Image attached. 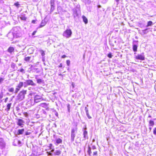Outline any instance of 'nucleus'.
<instances>
[{
	"label": "nucleus",
	"mask_w": 156,
	"mask_h": 156,
	"mask_svg": "<svg viewBox=\"0 0 156 156\" xmlns=\"http://www.w3.org/2000/svg\"><path fill=\"white\" fill-rule=\"evenodd\" d=\"M16 29V28H15L14 29V30H15V29Z\"/></svg>",
	"instance_id": "obj_59"
},
{
	"label": "nucleus",
	"mask_w": 156,
	"mask_h": 156,
	"mask_svg": "<svg viewBox=\"0 0 156 156\" xmlns=\"http://www.w3.org/2000/svg\"><path fill=\"white\" fill-rule=\"evenodd\" d=\"M21 19L23 20H25L26 19V18L24 16H21L20 17Z\"/></svg>",
	"instance_id": "obj_29"
},
{
	"label": "nucleus",
	"mask_w": 156,
	"mask_h": 156,
	"mask_svg": "<svg viewBox=\"0 0 156 156\" xmlns=\"http://www.w3.org/2000/svg\"><path fill=\"white\" fill-rule=\"evenodd\" d=\"M27 93L26 90H23L20 91L17 97V99L20 101L23 100L25 97V95Z\"/></svg>",
	"instance_id": "obj_1"
},
{
	"label": "nucleus",
	"mask_w": 156,
	"mask_h": 156,
	"mask_svg": "<svg viewBox=\"0 0 156 156\" xmlns=\"http://www.w3.org/2000/svg\"><path fill=\"white\" fill-rule=\"evenodd\" d=\"M36 21L35 20H32V23H34V24L35 23Z\"/></svg>",
	"instance_id": "obj_47"
},
{
	"label": "nucleus",
	"mask_w": 156,
	"mask_h": 156,
	"mask_svg": "<svg viewBox=\"0 0 156 156\" xmlns=\"http://www.w3.org/2000/svg\"><path fill=\"white\" fill-rule=\"evenodd\" d=\"M87 129V128L86 127H85V128H83V140H86V139H87L88 138V133H87V131L86 130H85V129Z\"/></svg>",
	"instance_id": "obj_6"
},
{
	"label": "nucleus",
	"mask_w": 156,
	"mask_h": 156,
	"mask_svg": "<svg viewBox=\"0 0 156 156\" xmlns=\"http://www.w3.org/2000/svg\"><path fill=\"white\" fill-rule=\"evenodd\" d=\"M4 80L2 78H0V83L2 82Z\"/></svg>",
	"instance_id": "obj_42"
},
{
	"label": "nucleus",
	"mask_w": 156,
	"mask_h": 156,
	"mask_svg": "<svg viewBox=\"0 0 156 156\" xmlns=\"http://www.w3.org/2000/svg\"><path fill=\"white\" fill-rule=\"evenodd\" d=\"M61 153V151L60 150H57L55 152L54 154L55 155H59Z\"/></svg>",
	"instance_id": "obj_17"
},
{
	"label": "nucleus",
	"mask_w": 156,
	"mask_h": 156,
	"mask_svg": "<svg viewBox=\"0 0 156 156\" xmlns=\"http://www.w3.org/2000/svg\"><path fill=\"white\" fill-rule=\"evenodd\" d=\"M36 32H37L36 31H34L32 34V35H34L36 33Z\"/></svg>",
	"instance_id": "obj_44"
},
{
	"label": "nucleus",
	"mask_w": 156,
	"mask_h": 156,
	"mask_svg": "<svg viewBox=\"0 0 156 156\" xmlns=\"http://www.w3.org/2000/svg\"><path fill=\"white\" fill-rule=\"evenodd\" d=\"M77 129L76 127L73 128L72 129L71 131V141L72 142L74 141V138L76 136V134L77 133Z\"/></svg>",
	"instance_id": "obj_2"
},
{
	"label": "nucleus",
	"mask_w": 156,
	"mask_h": 156,
	"mask_svg": "<svg viewBox=\"0 0 156 156\" xmlns=\"http://www.w3.org/2000/svg\"><path fill=\"white\" fill-rule=\"evenodd\" d=\"M41 99V97L37 95H36L34 97V101L36 103H37L40 101Z\"/></svg>",
	"instance_id": "obj_8"
},
{
	"label": "nucleus",
	"mask_w": 156,
	"mask_h": 156,
	"mask_svg": "<svg viewBox=\"0 0 156 156\" xmlns=\"http://www.w3.org/2000/svg\"><path fill=\"white\" fill-rule=\"evenodd\" d=\"M24 123V121L22 119H19L18 120L17 125L19 126H21Z\"/></svg>",
	"instance_id": "obj_11"
},
{
	"label": "nucleus",
	"mask_w": 156,
	"mask_h": 156,
	"mask_svg": "<svg viewBox=\"0 0 156 156\" xmlns=\"http://www.w3.org/2000/svg\"><path fill=\"white\" fill-rule=\"evenodd\" d=\"M54 151V150H51V152H53Z\"/></svg>",
	"instance_id": "obj_57"
},
{
	"label": "nucleus",
	"mask_w": 156,
	"mask_h": 156,
	"mask_svg": "<svg viewBox=\"0 0 156 156\" xmlns=\"http://www.w3.org/2000/svg\"><path fill=\"white\" fill-rule=\"evenodd\" d=\"M36 79L37 80V83H41L43 81V80L41 79H37L36 78Z\"/></svg>",
	"instance_id": "obj_22"
},
{
	"label": "nucleus",
	"mask_w": 156,
	"mask_h": 156,
	"mask_svg": "<svg viewBox=\"0 0 156 156\" xmlns=\"http://www.w3.org/2000/svg\"><path fill=\"white\" fill-rule=\"evenodd\" d=\"M148 29H146L144 30H142L143 33L144 34H146L148 32V31L147 30Z\"/></svg>",
	"instance_id": "obj_26"
},
{
	"label": "nucleus",
	"mask_w": 156,
	"mask_h": 156,
	"mask_svg": "<svg viewBox=\"0 0 156 156\" xmlns=\"http://www.w3.org/2000/svg\"><path fill=\"white\" fill-rule=\"evenodd\" d=\"M7 37L10 40L12 41L14 37V33H9L7 34Z\"/></svg>",
	"instance_id": "obj_9"
},
{
	"label": "nucleus",
	"mask_w": 156,
	"mask_h": 156,
	"mask_svg": "<svg viewBox=\"0 0 156 156\" xmlns=\"http://www.w3.org/2000/svg\"><path fill=\"white\" fill-rule=\"evenodd\" d=\"M96 147L94 146H93L91 148V149L94 150L95 149H96Z\"/></svg>",
	"instance_id": "obj_37"
},
{
	"label": "nucleus",
	"mask_w": 156,
	"mask_h": 156,
	"mask_svg": "<svg viewBox=\"0 0 156 156\" xmlns=\"http://www.w3.org/2000/svg\"><path fill=\"white\" fill-rule=\"evenodd\" d=\"M51 12H53L54 9V5H51Z\"/></svg>",
	"instance_id": "obj_31"
},
{
	"label": "nucleus",
	"mask_w": 156,
	"mask_h": 156,
	"mask_svg": "<svg viewBox=\"0 0 156 156\" xmlns=\"http://www.w3.org/2000/svg\"><path fill=\"white\" fill-rule=\"evenodd\" d=\"M68 111H69V108H68Z\"/></svg>",
	"instance_id": "obj_60"
},
{
	"label": "nucleus",
	"mask_w": 156,
	"mask_h": 156,
	"mask_svg": "<svg viewBox=\"0 0 156 156\" xmlns=\"http://www.w3.org/2000/svg\"><path fill=\"white\" fill-rule=\"evenodd\" d=\"M98 154V152L97 151H94L93 154V156L97 155Z\"/></svg>",
	"instance_id": "obj_33"
},
{
	"label": "nucleus",
	"mask_w": 156,
	"mask_h": 156,
	"mask_svg": "<svg viewBox=\"0 0 156 156\" xmlns=\"http://www.w3.org/2000/svg\"><path fill=\"white\" fill-rule=\"evenodd\" d=\"M154 121L151 120H150L149 122V125L150 126H153L154 125Z\"/></svg>",
	"instance_id": "obj_20"
},
{
	"label": "nucleus",
	"mask_w": 156,
	"mask_h": 156,
	"mask_svg": "<svg viewBox=\"0 0 156 156\" xmlns=\"http://www.w3.org/2000/svg\"><path fill=\"white\" fill-rule=\"evenodd\" d=\"M8 98H6L5 99V102H6L8 100Z\"/></svg>",
	"instance_id": "obj_51"
},
{
	"label": "nucleus",
	"mask_w": 156,
	"mask_h": 156,
	"mask_svg": "<svg viewBox=\"0 0 156 156\" xmlns=\"http://www.w3.org/2000/svg\"><path fill=\"white\" fill-rule=\"evenodd\" d=\"M149 129H150V130H151V127H150L149 128Z\"/></svg>",
	"instance_id": "obj_58"
},
{
	"label": "nucleus",
	"mask_w": 156,
	"mask_h": 156,
	"mask_svg": "<svg viewBox=\"0 0 156 156\" xmlns=\"http://www.w3.org/2000/svg\"><path fill=\"white\" fill-rule=\"evenodd\" d=\"M66 57V56L65 55H62V58H64Z\"/></svg>",
	"instance_id": "obj_46"
},
{
	"label": "nucleus",
	"mask_w": 156,
	"mask_h": 156,
	"mask_svg": "<svg viewBox=\"0 0 156 156\" xmlns=\"http://www.w3.org/2000/svg\"><path fill=\"white\" fill-rule=\"evenodd\" d=\"M55 115L57 116H58V113L56 112H55Z\"/></svg>",
	"instance_id": "obj_48"
},
{
	"label": "nucleus",
	"mask_w": 156,
	"mask_h": 156,
	"mask_svg": "<svg viewBox=\"0 0 156 156\" xmlns=\"http://www.w3.org/2000/svg\"><path fill=\"white\" fill-rule=\"evenodd\" d=\"M70 61L69 60H68L66 61V63L68 66H69L70 64Z\"/></svg>",
	"instance_id": "obj_30"
},
{
	"label": "nucleus",
	"mask_w": 156,
	"mask_h": 156,
	"mask_svg": "<svg viewBox=\"0 0 156 156\" xmlns=\"http://www.w3.org/2000/svg\"><path fill=\"white\" fill-rule=\"evenodd\" d=\"M86 115L89 119H90L91 118V116L89 115V113Z\"/></svg>",
	"instance_id": "obj_41"
},
{
	"label": "nucleus",
	"mask_w": 156,
	"mask_h": 156,
	"mask_svg": "<svg viewBox=\"0 0 156 156\" xmlns=\"http://www.w3.org/2000/svg\"><path fill=\"white\" fill-rule=\"evenodd\" d=\"M52 146V144H49V147H51Z\"/></svg>",
	"instance_id": "obj_55"
},
{
	"label": "nucleus",
	"mask_w": 156,
	"mask_h": 156,
	"mask_svg": "<svg viewBox=\"0 0 156 156\" xmlns=\"http://www.w3.org/2000/svg\"><path fill=\"white\" fill-rule=\"evenodd\" d=\"M20 71L22 73H25V71L24 70V69H23V68H22L20 70Z\"/></svg>",
	"instance_id": "obj_36"
},
{
	"label": "nucleus",
	"mask_w": 156,
	"mask_h": 156,
	"mask_svg": "<svg viewBox=\"0 0 156 156\" xmlns=\"http://www.w3.org/2000/svg\"><path fill=\"white\" fill-rule=\"evenodd\" d=\"M72 34V31L70 29H67L63 33V36L66 38L70 37Z\"/></svg>",
	"instance_id": "obj_3"
},
{
	"label": "nucleus",
	"mask_w": 156,
	"mask_h": 156,
	"mask_svg": "<svg viewBox=\"0 0 156 156\" xmlns=\"http://www.w3.org/2000/svg\"><path fill=\"white\" fill-rule=\"evenodd\" d=\"M23 84L24 83L22 82L19 83L16 89L15 93H17L19 90L23 86Z\"/></svg>",
	"instance_id": "obj_7"
},
{
	"label": "nucleus",
	"mask_w": 156,
	"mask_h": 156,
	"mask_svg": "<svg viewBox=\"0 0 156 156\" xmlns=\"http://www.w3.org/2000/svg\"><path fill=\"white\" fill-rule=\"evenodd\" d=\"M30 133H31L30 132H29V131H27L26 133V135H29L30 134Z\"/></svg>",
	"instance_id": "obj_39"
},
{
	"label": "nucleus",
	"mask_w": 156,
	"mask_h": 156,
	"mask_svg": "<svg viewBox=\"0 0 156 156\" xmlns=\"http://www.w3.org/2000/svg\"><path fill=\"white\" fill-rule=\"evenodd\" d=\"M14 48L13 47H10L8 49L7 51L9 53L11 54L14 51Z\"/></svg>",
	"instance_id": "obj_13"
},
{
	"label": "nucleus",
	"mask_w": 156,
	"mask_h": 156,
	"mask_svg": "<svg viewBox=\"0 0 156 156\" xmlns=\"http://www.w3.org/2000/svg\"><path fill=\"white\" fill-rule=\"evenodd\" d=\"M14 37H15L16 38L19 37L21 36V34L20 33L14 32Z\"/></svg>",
	"instance_id": "obj_18"
},
{
	"label": "nucleus",
	"mask_w": 156,
	"mask_h": 156,
	"mask_svg": "<svg viewBox=\"0 0 156 156\" xmlns=\"http://www.w3.org/2000/svg\"><path fill=\"white\" fill-rule=\"evenodd\" d=\"M62 67V63H60L59 65L58 66L59 67Z\"/></svg>",
	"instance_id": "obj_45"
},
{
	"label": "nucleus",
	"mask_w": 156,
	"mask_h": 156,
	"mask_svg": "<svg viewBox=\"0 0 156 156\" xmlns=\"http://www.w3.org/2000/svg\"><path fill=\"white\" fill-rule=\"evenodd\" d=\"M108 56L110 58H111L112 57V55L111 53H109L108 55Z\"/></svg>",
	"instance_id": "obj_35"
},
{
	"label": "nucleus",
	"mask_w": 156,
	"mask_h": 156,
	"mask_svg": "<svg viewBox=\"0 0 156 156\" xmlns=\"http://www.w3.org/2000/svg\"><path fill=\"white\" fill-rule=\"evenodd\" d=\"M55 2V0H51V2H50L51 5H52V6L54 5H55V3H54Z\"/></svg>",
	"instance_id": "obj_27"
},
{
	"label": "nucleus",
	"mask_w": 156,
	"mask_h": 156,
	"mask_svg": "<svg viewBox=\"0 0 156 156\" xmlns=\"http://www.w3.org/2000/svg\"><path fill=\"white\" fill-rule=\"evenodd\" d=\"M5 144L3 139L2 138H0V147L3 148L5 147Z\"/></svg>",
	"instance_id": "obj_10"
},
{
	"label": "nucleus",
	"mask_w": 156,
	"mask_h": 156,
	"mask_svg": "<svg viewBox=\"0 0 156 156\" xmlns=\"http://www.w3.org/2000/svg\"><path fill=\"white\" fill-rule=\"evenodd\" d=\"M10 108H7L6 109H5V110L7 112L9 111Z\"/></svg>",
	"instance_id": "obj_49"
},
{
	"label": "nucleus",
	"mask_w": 156,
	"mask_h": 156,
	"mask_svg": "<svg viewBox=\"0 0 156 156\" xmlns=\"http://www.w3.org/2000/svg\"><path fill=\"white\" fill-rule=\"evenodd\" d=\"M40 51L41 52V55L42 57L44 56L45 54L44 51L42 50H40Z\"/></svg>",
	"instance_id": "obj_24"
},
{
	"label": "nucleus",
	"mask_w": 156,
	"mask_h": 156,
	"mask_svg": "<svg viewBox=\"0 0 156 156\" xmlns=\"http://www.w3.org/2000/svg\"><path fill=\"white\" fill-rule=\"evenodd\" d=\"M24 129H19L18 130V134H22L24 131Z\"/></svg>",
	"instance_id": "obj_19"
},
{
	"label": "nucleus",
	"mask_w": 156,
	"mask_h": 156,
	"mask_svg": "<svg viewBox=\"0 0 156 156\" xmlns=\"http://www.w3.org/2000/svg\"><path fill=\"white\" fill-rule=\"evenodd\" d=\"M62 140L60 138H58L56 140L55 144L56 145H57L59 144L62 143Z\"/></svg>",
	"instance_id": "obj_12"
},
{
	"label": "nucleus",
	"mask_w": 156,
	"mask_h": 156,
	"mask_svg": "<svg viewBox=\"0 0 156 156\" xmlns=\"http://www.w3.org/2000/svg\"><path fill=\"white\" fill-rule=\"evenodd\" d=\"M72 87H73H73H74V83H72Z\"/></svg>",
	"instance_id": "obj_50"
},
{
	"label": "nucleus",
	"mask_w": 156,
	"mask_h": 156,
	"mask_svg": "<svg viewBox=\"0 0 156 156\" xmlns=\"http://www.w3.org/2000/svg\"><path fill=\"white\" fill-rule=\"evenodd\" d=\"M31 85L32 86H35L36 84L34 83V82L31 80H27L24 83V87H27V86Z\"/></svg>",
	"instance_id": "obj_4"
},
{
	"label": "nucleus",
	"mask_w": 156,
	"mask_h": 156,
	"mask_svg": "<svg viewBox=\"0 0 156 156\" xmlns=\"http://www.w3.org/2000/svg\"><path fill=\"white\" fill-rule=\"evenodd\" d=\"M85 111H86V114H88L89 113L88 112V110L87 109V108H85Z\"/></svg>",
	"instance_id": "obj_40"
},
{
	"label": "nucleus",
	"mask_w": 156,
	"mask_h": 156,
	"mask_svg": "<svg viewBox=\"0 0 156 156\" xmlns=\"http://www.w3.org/2000/svg\"><path fill=\"white\" fill-rule=\"evenodd\" d=\"M46 24V22L44 20H42L41 21V23L40 26L38 27L39 28H41L42 27L45 25Z\"/></svg>",
	"instance_id": "obj_14"
},
{
	"label": "nucleus",
	"mask_w": 156,
	"mask_h": 156,
	"mask_svg": "<svg viewBox=\"0 0 156 156\" xmlns=\"http://www.w3.org/2000/svg\"><path fill=\"white\" fill-rule=\"evenodd\" d=\"M91 148L89 147L87 152L88 153L89 155L90 156H91L90 155L92 153V151H91Z\"/></svg>",
	"instance_id": "obj_23"
},
{
	"label": "nucleus",
	"mask_w": 156,
	"mask_h": 156,
	"mask_svg": "<svg viewBox=\"0 0 156 156\" xmlns=\"http://www.w3.org/2000/svg\"><path fill=\"white\" fill-rule=\"evenodd\" d=\"M14 5H15L16 7H17V8H18L19 5H20V4H19L18 2H17L14 3Z\"/></svg>",
	"instance_id": "obj_32"
},
{
	"label": "nucleus",
	"mask_w": 156,
	"mask_h": 156,
	"mask_svg": "<svg viewBox=\"0 0 156 156\" xmlns=\"http://www.w3.org/2000/svg\"><path fill=\"white\" fill-rule=\"evenodd\" d=\"M98 8H100L101 7V6L100 5H98Z\"/></svg>",
	"instance_id": "obj_56"
},
{
	"label": "nucleus",
	"mask_w": 156,
	"mask_h": 156,
	"mask_svg": "<svg viewBox=\"0 0 156 156\" xmlns=\"http://www.w3.org/2000/svg\"><path fill=\"white\" fill-rule=\"evenodd\" d=\"M153 24V23L152 21H150L148 22L146 26V27H147L149 26H151Z\"/></svg>",
	"instance_id": "obj_15"
},
{
	"label": "nucleus",
	"mask_w": 156,
	"mask_h": 156,
	"mask_svg": "<svg viewBox=\"0 0 156 156\" xmlns=\"http://www.w3.org/2000/svg\"><path fill=\"white\" fill-rule=\"evenodd\" d=\"M82 18L83 20V22L85 23V24H86L88 23V20L87 18L83 16H82Z\"/></svg>",
	"instance_id": "obj_16"
},
{
	"label": "nucleus",
	"mask_w": 156,
	"mask_h": 156,
	"mask_svg": "<svg viewBox=\"0 0 156 156\" xmlns=\"http://www.w3.org/2000/svg\"><path fill=\"white\" fill-rule=\"evenodd\" d=\"M133 49L134 51H136L137 49V46L136 45L134 44L133 46Z\"/></svg>",
	"instance_id": "obj_21"
},
{
	"label": "nucleus",
	"mask_w": 156,
	"mask_h": 156,
	"mask_svg": "<svg viewBox=\"0 0 156 156\" xmlns=\"http://www.w3.org/2000/svg\"><path fill=\"white\" fill-rule=\"evenodd\" d=\"M31 57H25L24 58V60L26 61H29L30 60Z\"/></svg>",
	"instance_id": "obj_25"
},
{
	"label": "nucleus",
	"mask_w": 156,
	"mask_h": 156,
	"mask_svg": "<svg viewBox=\"0 0 156 156\" xmlns=\"http://www.w3.org/2000/svg\"><path fill=\"white\" fill-rule=\"evenodd\" d=\"M115 0L116 1V2H117L118 3L120 0Z\"/></svg>",
	"instance_id": "obj_54"
},
{
	"label": "nucleus",
	"mask_w": 156,
	"mask_h": 156,
	"mask_svg": "<svg viewBox=\"0 0 156 156\" xmlns=\"http://www.w3.org/2000/svg\"><path fill=\"white\" fill-rule=\"evenodd\" d=\"M153 134L155 135H156V127L154 129Z\"/></svg>",
	"instance_id": "obj_34"
},
{
	"label": "nucleus",
	"mask_w": 156,
	"mask_h": 156,
	"mask_svg": "<svg viewBox=\"0 0 156 156\" xmlns=\"http://www.w3.org/2000/svg\"><path fill=\"white\" fill-rule=\"evenodd\" d=\"M151 116L149 115L148 116V118H151Z\"/></svg>",
	"instance_id": "obj_52"
},
{
	"label": "nucleus",
	"mask_w": 156,
	"mask_h": 156,
	"mask_svg": "<svg viewBox=\"0 0 156 156\" xmlns=\"http://www.w3.org/2000/svg\"><path fill=\"white\" fill-rule=\"evenodd\" d=\"M23 114L25 117H27L28 115H27V112H24L23 113Z\"/></svg>",
	"instance_id": "obj_38"
},
{
	"label": "nucleus",
	"mask_w": 156,
	"mask_h": 156,
	"mask_svg": "<svg viewBox=\"0 0 156 156\" xmlns=\"http://www.w3.org/2000/svg\"><path fill=\"white\" fill-rule=\"evenodd\" d=\"M135 58L136 59L144 60L145 59V56L143 52L140 54H138L135 56Z\"/></svg>",
	"instance_id": "obj_5"
},
{
	"label": "nucleus",
	"mask_w": 156,
	"mask_h": 156,
	"mask_svg": "<svg viewBox=\"0 0 156 156\" xmlns=\"http://www.w3.org/2000/svg\"><path fill=\"white\" fill-rule=\"evenodd\" d=\"M14 91V89L13 88H11L9 89V91L10 92H13Z\"/></svg>",
	"instance_id": "obj_28"
},
{
	"label": "nucleus",
	"mask_w": 156,
	"mask_h": 156,
	"mask_svg": "<svg viewBox=\"0 0 156 156\" xmlns=\"http://www.w3.org/2000/svg\"><path fill=\"white\" fill-rule=\"evenodd\" d=\"M18 142L19 144H20L21 143V142L20 141H18Z\"/></svg>",
	"instance_id": "obj_53"
},
{
	"label": "nucleus",
	"mask_w": 156,
	"mask_h": 156,
	"mask_svg": "<svg viewBox=\"0 0 156 156\" xmlns=\"http://www.w3.org/2000/svg\"><path fill=\"white\" fill-rule=\"evenodd\" d=\"M11 106V103L7 105V107H8V108L10 107Z\"/></svg>",
	"instance_id": "obj_43"
}]
</instances>
